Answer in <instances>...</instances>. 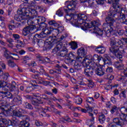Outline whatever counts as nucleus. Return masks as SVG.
Masks as SVG:
<instances>
[{"label":"nucleus","instance_id":"obj_47","mask_svg":"<svg viewBox=\"0 0 127 127\" xmlns=\"http://www.w3.org/2000/svg\"><path fill=\"white\" fill-rule=\"evenodd\" d=\"M37 0H26V2H25V5L26 6V3H28V4H31L32 5H33L35 3V1H36Z\"/></svg>","mask_w":127,"mask_h":127},{"label":"nucleus","instance_id":"obj_4","mask_svg":"<svg viewBox=\"0 0 127 127\" xmlns=\"http://www.w3.org/2000/svg\"><path fill=\"white\" fill-rule=\"evenodd\" d=\"M110 112L112 115L116 113V116L120 118H116L113 119V123L116 125L115 126L112 125L111 127H125V125L127 123V115L119 111V108L116 106L112 107Z\"/></svg>","mask_w":127,"mask_h":127},{"label":"nucleus","instance_id":"obj_27","mask_svg":"<svg viewBox=\"0 0 127 127\" xmlns=\"http://www.w3.org/2000/svg\"><path fill=\"white\" fill-rule=\"evenodd\" d=\"M95 51L96 52H97V53L103 54L106 52V48L102 46L96 47L95 48Z\"/></svg>","mask_w":127,"mask_h":127},{"label":"nucleus","instance_id":"obj_53","mask_svg":"<svg viewBox=\"0 0 127 127\" xmlns=\"http://www.w3.org/2000/svg\"><path fill=\"white\" fill-rule=\"evenodd\" d=\"M0 76H2V78L4 79V80H5V81L6 80H7L8 77H9V74H8V73H2V74Z\"/></svg>","mask_w":127,"mask_h":127},{"label":"nucleus","instance_id":"obj_19","mask_svg":"<svg viewBox=\"0 0 127 127\" xmlns=\"http://www.w3.org/2000/svg\"><path fill=\"white\" fill-rule=\"evenodd\" d=\"M58 56H61V57H66L68 56V49L65 47L63 46L62 50L57 53Z\"/></svg>","mask_w":127,"mask_h":127},{"label":"nucleus","instance_id":"obj_50","mask_svg":"<svg viewBox=\"0 0 127 127\" xmlns=\"http://www.w3.org/2000/svg\"><path fill=\"white\" fill-rule=\"evenodd\" d=\"M37 8L40 12H42V13H43V12H45V7L43 6H38Z\"/></svg>","mask_w":127,"mask_h":127},{"label":"nucleus","instance_id":"obj_54","mask_svg":"<svg viewBox=\"0 0 127 127\" xmlns=\"http://www.w3.org/2000/svg\"><path fill=\"white\" fill-rule=\"evenodd\" d=\"M0 26L3 29L2 31V32H4V33H5V32L6 31V28L5 27V23H4V22H2L0 25Z\"/></svg>","mask_w":127,"mask_h":127},{"label":"nucleus","instance_id":"obj_52","mask_svg":"<svg viewBox=\"0 0 127 127\" xmlns=\"http://www.w3.org/2000/svg\"><path fill=\"white\" fill-rule=\"evenodd\" d=\"M8 64L9 66L10 67H11L12 68H13V67H15V65H16L15 64L14 62H13V61H12L10 60L8 61Z\"/></svg>","mask_w":127,"mask_h":127},{"label":"nucleus","instance_id":"obj_44","mask_svg":"<svg viewBox=\"0 0 127 127\" xmlns=\"http://www.w3.org/2000/svg\"><path fill=\"white\" fill-rule=\"evenodd\" d=\"M95 2H96V0H89L88 3L89 7H95V6H96V4H95Z\"/></svg>","mask_w":127,"mask_h":127},{"label":"nucleus","instance_id":"obj_56","mask_svg":"<svg viewBox=\"0 0 127 127\" xmlns=\"http://www.w3.org/2000/svg\"><path fill=\"white\" fill-rule=\"evenodd\" d=\"M33 97H35L36 98H38L37 99H38V100H41V94L40 93H33Z\"/></svg>","mask_w":127,"mask_h":127},{"label":"nucleus","instance_id":"obj_15","mask_svg":"<svg viewBox=\"0 0 127 127\" xmlns=\"http://www.w3.org/2000/svg\"><path fill=\"white\" fill-rule=\"evenodd\" d=\"M94 71L98 76L105 75V66L103 65L98 66L96 63L94 64Z\"/></svg>","mask_w":127,"mask_h":127},{"label":"nucleus","instance_id":"obj_60","mask_svg":"<svg viewBox=\"0 0 127 127\" xmlns=\"http://www.w3.org/2000/svg\"><path fill=\"white\" fill-rule=\"evenodd\" d=\"M105 0H95V1L98 4H104Z\"/></svg>","mask_w":127,"mask_h":127},{"label":"nucleus","instance_id":"obj_18","mask_svg":"<svg viewBox=\"0 0 127 127\" xmlns=\"http://www.w3.org/2000/svg\"><path fill=\"white\" fill-rule=\"evenodd\" d=\"M22 114H26V111L22 109H19L18 110L13 111V115L14 117H17V118L24 117V116H22Z\"/></svg>","mask_w":127,"mask_h":127},{"label":"nucleus","instance_id":"obj_63","mask_svg":"<svg viewBox=\"0 0 127 127\" xmlns=\"http://www.w3.org/2000/svg\"><path fill=\"white\" fill-rule=\"evenodd\" d=\"M106 72L107 73H112V72H113V67H108V68H106Z\"/></svg>","mask_w":127,"mask_h":127},{"label":"nucleus","instance_id":"obj_30","mask_svg":"<svg viewBox=\"0 0 127 127\" xmlns=\"http://www.w3.org/2000/svg\"><path fill=\"white\" fill-rule=\"evenodd\" d=\"M126 14H127V13L125 14H124V19H122L121 16L118 15V17H119V18H115V20H118V22H121V23H125L127 25V19H126Z\"/></svg>","mask_w":127,"mask_h":127},{"label":"nucleus","instance_id":"obj_33","mask_svg":"<svg viewBox=\"0 0 127 127\" xmlns=\"http://www.w3.org/2000/svg\"><path fill=\"white\" fill-rule=\"evenodd\" d=\"M32 19H34V20H35V19L32 17L31 18H29L27 20V22L29 26H31V27H34H34H35L36 24H35V22H34Z\"/></svg>","mask_w":127,"mask_h":127},{"label":"nucleus","instance_id":"obj_40","mask_svg":"<svg viewBox=\"0 0 127 127\" xmlns=\"http://www.w3.org/2000/svg\"><path fill=\"white\" fill-rule=\"evenodd\" d=\"M10 123L13 127H16V126H18V124H19V121L16 118H14L11 121H10Z\"/></svg>","mask_w":127,"mask_h":127},{"label":"nucleus","instance_id":"obj_45","mask_svg":"<svg viewBox=\"0 0 127 127\" xmlns=\"http://www.w3.org/2000/svg\"><path fill=\"white\" fill-rule=\"evenodd\" d=\"M70 48L72 49V50H75V49H77L78 48V45L76 42H72L70 43Z\"/></svg>","mask_w":127,"mask_h":127},{"label":"nucleus","instance_id":"obj_26","mask_svg":"<svg viewBox=\"0 0 127 127\" xmlns=\"http://www.w3.org/2000/svg\"><path fill=\"white\" fill-rule=\"evenodd\" d=\"M89 117H90L91 119L87 120L86 125H87V126H89L90 127L94 125L95 117H94V114H89Z\"/></svg>","mask_w":127,"mask_h":127},{"label":"nucleus","instance_id":"obj_35","mask_svg":"<svg viewBox=\"0 0 127 127\" xmlns=\"http://www.w3.org/2000/svg\"><path fill=\"white\" fill-rule=\"evenodd\" d=\"M105 59L103 60V62L104 64H107L108 65H110L112 64V61H111V58L107 55H104Z\"/></svg>","mask_w":127,"mask_h":127},{"label":"nucleus","instance_id":"obj_55","mask_svg":"<svg viewBox=\"0 0 127 127\" xmlns=\"http://www.w3.org/2000/svg\"><path fill=\"white\" fill-rule=\"evenodd\" d=\"M56 13H57V15H59V16H63V14H64V13H63V10H62V9H59L57 11Z\"/></svg>","mask_w":127,"mask_h":127},{"label":"nucleus","instance_id":"obj_14","mask_svg":"<svg viewBox=\"0 0 127 127\" xmlns=\"http://www.w3.org/2000/svg\"><path fill=\"white\" fill-rule=\"evenodd\" d=\"M89 64V67H86L84 69V74L87 77H92L94 74V71H95V65Z\"/></svg>","mask_w":127,"mask_h":127},{"label":"nucleus","instance_id":"obj_32","mask_svg":"<svg viewBox=\"0 0 127 127\" xmlns=\"http://www.w3.org/2000/svg\"><path fill=\"white\" fill-rule=\"evenodd\" d=\"M98 121L100 124H104L106 121V116L104 114L101 113L99 115Z\"/></svg>","mask_w":127,"mask_h":127},{"label":"nucleus","instance_id":"obj_21","mask_svg":"<svg viewBox=\"0 0 127 127\" xmlns=\"http://www.w3.org/2000/svg\"><path fill=\"white\" fill-rule=\"evenodd\" d=\"M67 56L68 57H69V58H72V59H73L71 60L72 61H73V60H75L76 61H78V62H82V57H76V54L74 52H70L69 54H68Z\"/></svg>","mask_w":127,"mask_h":127},{"label":"nucleus","instance_id":"obj_38","mask_svg":"<svg viewBox=\"0 0 127 127\" xmlns=\"http://www.w3.org/2000/svg\"><path fill=\"white\" fill-rule=\"evenodd\" d=\"M74 101L76 104H77V105H81L83 102V100L81 97L77 96L74 98Z\"/></svg>","mask_w":127,"mask_h":127},{"label":"nucleus","instance_id":"obj_6","mask_svg":"<svg viewBox=\"0 0 127 127\" xmlns=\"http://www.w3.org/2000/svg\"><path fill=\"white\" fill-rule=\"evenodd\" d=\"M78 18L77 19V24H78L80 26L81 29L86 31L88 30L89 28H91V23H85V21L87 20L88 17L85 14H79L77 15Z\"/></svg>","mask_w":127,"mask_h":127},{"label":"nucleus","instance_id":"obj_34","mask_svg":"<svg viewBox=\"0 0 127 127\" xmlns=\"http://www.w3.org/2000/svg\"><path fill=\"white\" fill-rule=\"evenodd\" d=\"M0 94H3L5 95V97L10 99V98H12V93H11L9 91H2L1 92L0 91Z\"/></svg>","mask_w":127,"mask_h":127},{"label":"nucleus","instance_id":"obj_23","mask_svg":"<svg viewBox=\"0 0 127 127\" xmlns=\"http://www.w3.org/2000/svg\"><path fill=\"white\" fill-rule=\"evenodd\" d=\"M118 61L116 62L114 64V66L115 68H117L118 70H124L125 69L124 64H123V61H120V59H118Z\"/></svg>","mask_w":127,"mask_h":127},{"label":"nucleus","instance_id":"obj_36","mask_svg":"<svg viewBox=\"0 0 127 127\" xmlns=\"http://www.w3.org/2000/svg\"><path fill=\"white\" fill-rule=\"evenodd\" d=\"M99 57V55H94L93 58H91L90 59H88L90 60V63H89V65H94V61H97L98 60V58Z\"/></svg>","mask_w":127,"mask_h":127},{"label":"nucleus","instance_id":"obj_62","mask_svg":"<svg viewBox=\"0 0 127 127\" xmlns=\"http://www.w3.org/2000/svg\"><path fill=\"white\" fill-rule=\"evenodd\" d=\"M82 3H83L84 6H85V7H90V6L89 5V1L82 2Z\"/></svg>","mask_w":127,"mask_h":127},{"label":"nucleus","instance_id":"obj_64","mask_svg":"<svg viewBox=\"0 0 127 127\" xmlns=\"http://www.w3.org/2000/svg\"><path fill=\"white\" fill-rule=\"evenodd\" d=\"M39 71L40 73H42V74H44V72H45V70H44V68H43V66H40Z\"/></svg>","mask_w":127,"mask_h":127},{"label":"nucleus","instance_id":"obj_5","mask_svg":"<svg viewBox=\"0 0 127 127\" xmlns=\"http://www.w3.org/2000/svg\"><path fill=\"white\" fill-rule=\"evenodd\" d=\"M47 44L45 45V47L46 49H51L52 47H55L53 50V53L56 54L59 53L60 50L63 47V44L62 42H58L57 40V37L56 36H51L47 39Z\"/></svg>","mask_w":127,"mask_h":127},{"label":"nucleus","instance_id":"obj_16","mask_svg":"<svg viewBox=\"0 0 127 127\" xmlns=\"http://www.w3.org/2000/svg\"><path fill=\"white\" fill-rule=\"evenodd\" d=\"M66 20L70 21L72 24H77V20L78 19V15L71 13L70 15L67 14L65 17Z\"/></svg>","mask_w":127,"mask_h":127},{"label":"nucleus","instance_id":"obj_13","mask_svg":"<svg viewBox=\"0 0 127 127\" xmlns=\"http://www.w3.org/2000/svg\"><path fill=\"white\" fill-rule=\"evenodd\" d=\"M4 90L11 92L12 94L15 96L18 95V93H19L18 87L14 85H10L9 83L7 84V86L4 88Z\"/></svg>","mask_w":127,"mask_h":127},{"label":"nucleus","instance_id":"obj_58","mask_svg":"<svg viewBox=\"0 0 127 127\" xmlns=\"http://www.w3.org/2000/svg\"><path fill=\"white\" fill-rule=\"evenodd\" d=\"M86 102L90 104H92L93 103V102H94V98L93 97H88L86 99Z\"/></svg>","mask_w":127,"mask_h":127},{"label":"nucleus","instance_id":"obj_11","mask_svg":"<svg viewBox=\"0 0 127 127\" xmlns=\"http://www.w3.org/2000/svg\"><path fill=\"white\" fill-rule=\"evenodd\" d=\"M22 4H23L24 5L23 7L24 8H25V13L27 17L29 16V17H32L33 18H35L36 20L37 17H40L36 16V15H37V12L36 11V10L27 7L25 5V3H22Z\"/></svg>","mask_w":127,"mask_h":127},{"label":"nucleus","instance_id":"obj_12","mask_svg":"<svg viewBox=\"0 0 127 127\" xmlns=\"http://www.w3.org/2000/svg\"><path fill=\"white\" fill-rule=\"evenodd\" d=\"M54 31V28L52 26H50L48 28H46L40 34L35 35L36 37L38 38H46L49 35H50L51 33Z\"/></svg>","mask_w":127,"mask_h":127},{"label":"nucleus","instance_id":"obj_46","mask_svg":"<svg viewBox=\"0 0 127 127\" xmlns=\"http://www.w3.org/2000/svg\"><path fill=\"white\" fill-rule=\"evenodd\" d=\"M104 79H106V80H113L114 75L112 74H105Z\"/></svg>","mask_w":127,"mask_h":127},{"label":"nucleus","instance_id":"obj_8","mask_svg":"<svg viewBox=\"0 0 127 127\" xmlns=\"http://www.w3.org/2000/svg\"><path fill=\"white\" fill-rule=\"evenodd\" d=\"M24 5L21 4L17 11V14L14 16V19L17 21H20L21 23H24L26 20V14H25V9L23 7Z\"/></svg>","mask_w":127,"mask_h":127},{"label":"nucleus","instance_id":"obj_61","mask_svg":"<svg viewBox=\"0 0 127 127\" xmlns=\"http://www.w3.org/2000/svg\"><path fill=\"white\" fill-rule=\"evenodd\" d=\"M42 61H44V62H47V63H49L50 62V59L47 57H45L42 60Z\"/></svg>","mask_w":127,"mask_h":127},{"label":"nucleus","instance_id":"obj_9","mask_svg":"<svg viewBox=\"0 0 127 127\" xmlns=\"http://www.w3.org/2000/svg\"><path fill=\"white\" fill-rule=\"evenodd\" d=\"M79 62L80 63H75L74 65V68L77 71L82 69V65L83 66V67H88L90 65V63H91V61L88 59L87 58H84L83 59H82L81 62Z\"/></svg>","mask_w":127,"mask_h":127},{"label":"nucleus","instance_id":"obj_59","mask_svg":"<svg viewBox=\"0 0 127 127\" xmlns=\"http://www.w3.org/2000/svg\"><path fill=\"white\" fill-rule=\"evenodd\" d=\"M58 29L59 30V31L61 33L63 30H64V27L62 25H61V24L60 23V26L59 27H57Z\"/></svg>","mask_w":127,"mask_h":127},{"label":"nucleus","instance_id":"obj_20","mask_svg":"<svg viewBox=\"0 0 127 127\" xmlns=\"http://www.w3.org/2000/svg\"><path fill=\"white\" fill-rule=\"evenodd\" d=\"M34 29V27L26 26L25 27L22 31V34L24 36H27L29 33H31L32 31Z\"/></svg>","mask_w":127,"mask_h":127},{"label":"nucleus","instance_id":"obj_57","mask_svg":"<svg viewBox=\"0 0 127 127\" xmlns=\"http://www.w3.org/2000/svg\"><path fill=\"white\" fill-rule=\"evenodd\" d=\"M35 123L36 126H37V127H42L43 126V124L42 123V122L39 121H35Z\"/></svg>","mask_w":127,"mask_h":127},{"label":"nucleus","instance_id":"obj_1","mask_svg":"<svg viewBox=\"0 0 127 127\" xmlns=\"http://www.w3.org/2000/svg\"><path fill=\"white\" fill-rule=\"evenodd\" d=\"M106 21L107 23H104L103 25V30L100 29L98 27L100 25V21L99 20L92 21L90 23L91 28H89L87 30L91 31V33H97L100 36H102L104 32H105V35L107 37H110L111 35H112V32L116 29V26H115L116 21L115 18L107 16L106 18Z\"/></svg>","mask_w":127,"mask_h":127},{"label":"nucleus","instance_id":"obj_41","mask_svg":"<svg viewBox=\"0 0 127 127\" xmlns=\"http://www.w3.org/2000/svg\"><path fill=\"white\" fill-rule=\"evenodd\" d=\"M87 82L88 84V87L90 88V89H92L95 87V84L94 83V82L91 79H87Z\"/></svg>","mask_w":127,"mask_h":127},{"label":"nucleus","instance_id":"obj_29","mask_svg":"<svg viewBox=\"0 0 127 127\" xmlns=\"http://www.w3.org/2000/svg\"><path fill=\"white\" fill-rule=\"evenodd\" d=\"M3 50L4 51V56L5 57L6 59H9L11 58L12 59L16 60L15 58H14L13 57L9 56L8 54V50L5 47L3 48Z\"/></svg>","mask_w":127,"mask_h":127},{"label":"nucleus","instance_id":"obj_48","mask_svg":"<svg viewBox=\"0 0 127 127\" xmlns=\"http://www.w3.org/2000/svg\"><path fill=\"white\" fill-rule=\"evenodd\" d=\"M64 121H65V122H67V123H71V122H72V120H71V119H70V118H69V117L67 116L66 117H65L64 119H63L61 120L60 121V123H63L64 122Z\"/></svg>","mask_w":127,"mask_h":127},{"label":"nucleus","instance_id":"obj_49","mask_svg":"<svg viewBox=\"0 0 127 127\" xmlns=\"http://www.w3.org/2000/svg\"><path fill=\"white\" fill-rule=\"evenodd\" d=\"M25 109H28L29 110H33V107H32V105L27 102H26L25 104Z\"/></svg>","mask_w":127,"mask_h":127},{"label":"nucleus","instance_id":"obj_17","mask_svg":"<svg viewBox=\"0 0 127 127\" xmlns=\"http://www.w3.org/2000/svg\"><path fill=\"white\" fill-rule=\"evenodd\" d=\"M43 18H44V17L42 16L37 17L36 20H35V22L36 24H40L41 27H43V29L45 28V29H46V28H48L49 27H47V24L42 22Z\"/></svg>","mask_w":127,"mask_h":127},{"label":"nucleus","instance_id":"obj_31","mask_svg":"<svg viewBox=\"0 0 127 127\" xmlns=\"http://www.w3.org/2000/svg\"><path fill=\"white\" fill-rule=\"evenodd\" d=\"M30 126L29 123L26 120L22 121L19 124V127H29Z\"/></svg>","mask_w":127,"mask_h":127},{"label":"nucleus","instance_id":"obj_37","mask_svg":"<svg viewBox=\"0 0 127 127\" xmlns=\"http://www.w3.org/2000/svg\"><path fill=\"white\" fill-rule=\"evenodd\" d=\"M85 108L87 110V112L88 114L89 117H90V114H91V115H93V113H92V112H93V110H94V107H92L88 105H87L86 106H85Z\"/></svg>","mask_w":127,"mask_h":127},{"label":"nucleus","instance_id":"obj_2","mask_svg":"<svg viewBox=\"0 0 127 127\" xmlns=\"http://www.w3.org/2000/svg\"><path fill=\"white\" fill-rule=\"evenodd\" d=\"M121 0H105L108 3H112L113 9L111 8L108 13V16L112 18H120L119 15L122 19H125V14L127 13V9L123 8L120 4Z\"/></svg>","mask_w":127,"mask_h":127},{"label":"nucleus","instance_id":"obj_43","mask_svg":"<svg viewBox=\"0 0 127 127\" xmlns=\"http://www.w3.org/2000/svg\"><path fill=\"white\" fill-rule=\"evenodd\" d=\"M8 124V121L6 119H0V127H2V125L5 126Z\"/></svg>","mask_w":127,"mask_h":127},{"label":"nucleus","instance_id":"obj_22","mask_svg":"<svg viewBox=\"0 0 127 127\" xmlns=\"http://www.w3.org/2000/svg\"><path fill=\"white\" fill-rule=\"evenodd\" d=\"M123 73L125 76H120L118 79V81H120L121 82H123L124 84L127 83V79L126 77H127V68H124L123 71Z\"/></svg>","mask_w":127,"mask_h":127},{"label":"nucleus","instance_id":"obj_25","mask_svg":"<svg viewBox=\"0 0 127 127\" xmlns=\"http://www.w3.org/2000/svg\"><path fill=\"white\" fill-rule=\"evenodd\" d=\"M77 54L78 55V57H82V59H83L87 54V52H86L84 48H80L77 50Z\"/></svg>","mask_w":127,"mask_h":127},{"label":"nucleus","instance_id":"obj_51","mask_svg":"<svg viewBox=\"0 0 127 127\" xmlns=\"http://www.w3.org/2000/svg\"><path fill=\"white\" fill-rule=\"evenodd\" d=\"M28 60H30V57L26 56H25L23 58V63L24 64H26V63H27V61H28Z\"/></svg>","mask_w":127,"mask_h":127},{"label":"nucleus","instance_id":"obj_28","mask_svg":"<svg viewBox=\"0 0 127 127\" xmlns=\"http://www.w3.org/2000/svg\"><path fill=\"white\" fill-rule=\"evenodd\" d=\"M48 24H49L51 26H54V27H59L60 26V23L54 20H51L48 22Z\"/></svg>","mask_w":127,"mask_h":127},{"label":"nucleus","instance_id":"obj_42","mask_svg":"<svg viewBox=\"0 0 127 127\" xmlns=\"http://www.w3.org/2000/svg\"><path fill=\"white\" fill-rule=\"evenodd\" d=\"M13 37L14 38L15 40H17L18 43H20V44H22V42L20 40H18L19 38H20V36L18 34H13Z\"/></svg>","mask_w":127,"mask_h":127},{"label":"nucleus","instance_id":"obj_7","mask_svg":"<svg viewBox=\"0 0 127 127\" xmlns=\"http://www.w3.org/2000/svg\"><path fill=\"white\" fill-rule=\"evenodd\" d=\"M32 104L33 106H36L35 107L36 112H38L40 117H45V113H46L47 111H50V108L49 107H46L45 109H43L42 107L39 106V104H43L41 99H37V101L33 100Z\"/></svg>","mask_w":127,"mask_h":127},{"label":"nucleus","instance_id":"obj_24","mask_svg":"<svg viewBox=\"0 0 127 127\" xmlns=\"http://www.w3.org/2000/svg\"><path fill=\"white\" fill-rule=\"evenodd\" d=\"M118 61L116 62L114 64V66L115 68H117L118 70H124L125 69L124 64H123V61H120V59H118Z\"/></svg>","mask_w":127,"mask_h":127},{"label":"nucleus","instance_id":"obj_3","mask_svg":"<svg viewBox=\"0 0 127 127\" xmlns=\"http://www.w3.org/2000/svg\"><path fill=\"white\" fill-rule=\"evenodd\" d=\"M123 42L122 40H118L117 38L113 36L110 40V45L111 48H110V51L119 59L120 61H124L123 59V55L122 54H126V51L123 49L122 44ZM119 51L122 53V54L119 53Z\"/></svg>","mask_w":127,"mask_h":127},{"label":"nucleus","instance_id":"obj_39","mask_svg":"<svg viewBox=\"0 0 127 127\" xmlns=\"http://www.w3.org/2000/svg\"><path fill=\"white\" fill-rule=\"evenodd\" d=\"M8 83L7 82L4 81H0V88H2V91H6L4 90V88H5Z\"/></svg>","mask_w":127,"mask_h":127},{"label":"nucleus","instance_id":"obj_10","mask_svg":"<svg viewBox=\"0 0 127 127\" xmlns=\"http://www.w3.org/2000/svg\"><path fill=\"white\" fill-rule=\"evenodd\" d=\"M72 1H67L65 2V5L67 9L64 8V11L68 13L69 12V10H71L72 12H76V10H77L76 4L75 3L76 0H71Z\"/></svg>","mask_w":127,"mask_h":127}]
</instances>
